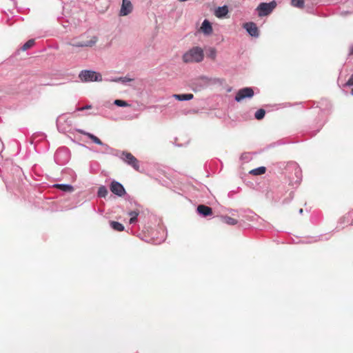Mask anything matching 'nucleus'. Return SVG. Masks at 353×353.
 Instances as JSON below:
<instances>
[{
	"mask_svg": "<svg viewBox=\"0 0 353 353\" xmlns=\"http://www.w3.org/2000/svg\"><path fill=\"white\" fill-rule=\"evenodd\" d=\"M266 168L264 166H261L257 168L252 170L250 173L253 175H261L265 172Z\"/></svg>",
	"mask_w": 353,
	"mask_h": 353,
	"instance_id": "obj_22",
	"label": "nucleus"
},
{
	"mask_svg": "<svg viewBox=\"0 0 353 353\" xmlns=\"http://www.w3.org/2000/svg\"><path fill=\"white\" fill-rule=\"evenodd\" d=\"M350 12H352V11L347 10V11H345L344 14H348V13H350Z\"/></svg>",
	"mask_w": 353,
	"mask_h": 353,
	"instance_id": "obj_32",
	"label": "nucleus"
},
{
	"mask_svg": "<svg viewBox=\"0 0 353 353\" xmlns=\"http://www.w3.org/2000/svg\"><path fill=\"white\" fill-rule=\"evenodd\" d=\"M348 4H353V2L352 1H350V2H348Z\"/></svg>",
	"mask_w": 353,
	"mask_h": 353,
	"instance_id": "obj_36",
	"label": "nucleus"
},
{
	"mask_svg": "<svg viewBox=\"0 0 353 353\" xmlns=\"http://www.w3.org/2000/svg\"><path fill=\"white\" fill-rule=\"evenodd\" d=\"M34 44V39H30L27 42H26L21 47V50L23 51H26L28 49L32 48Z\"/></svg>",
	"mask_w": 353,
	"mask_h": 353,
	"instance_id": "obj_26",
	"label": "nucleus"
},
{
	"mask_svg": "<svg viewBox=\"0 0 353 353\" xmlns=\"http://www.w3.org/2000/svg\"><path fill=\"white\" fill-rule=\"evenodd\" d=\"M123 162L132 167L135 170H139V162L130 152L122 151L117 154Z\"/></svg>",
	"mask_w": 353,
	"mask_h": 353,
	"instance_id": "obj_3",
	"label": "nucleus"
},
{
	"mask_svg": "<svg viewBox=\"0 0 353 353\" xmlns=\"http://www.w3.org/2000/svg\"><path fill=\"white\" fill-rule=\"evenodd\" d=\"M204 52L201 48L196 46L190 48L183 55L185 63H200L203 60Z\"/></svg>",
	"mask_w": 353,
	"mask_h": 353,
	"instance_id": "obj_1",
	"label": "nucleus"
},
{
	"mask_svg": "<svg viewBox=\"0 0 353 353\" xmlns=\"http://www.w3.org/2000/svg\"><path fill=\"white\" fill-rule=\"evenodd\" d=\"M128 214L130 216L129 223L134 224L137 221V217L139 214V210H132L128 212Z\"/></svg>",
	"mask_w": 353,
	"mask_h": 353,
	"instance_id": "obj_18",
	"label": "nucleus"
},
{
	"mask_svg": "<svg viewBox=\"0 0 353 353\" xmlns=\"http://www.w3.org/2000/svg\"><path fill=\"white\" fill-rule=\"evenodd\" d=\"M173 97L179 101H184L192 99L194 98V95L192 94H174Z\"/></svg>",
	"mask_w": 353,
	"mask_h": 353,
	"instance_id": "obj_15",
	"label": "nucleus"
},
{
	"mask_svg": "<svg viewBox=\"0 0 353 353\" xmlns=\"http://www.w3.org/2000/svg\"><path fill=\"white\" fill-rule=\"evenodd\" d=\"M113 103L119 107H127L130 105L126 101L120 99L114 100Z\"/></svg>",
	"mask_w": 353,
	"mask_h": 353,
	"instance_id": "obj_27",
	"label": "nucleus"
},
{
	"mask_svg": "<svg viewBox=\"0 0 353 353\" xmlns=\"http://www.w3.org/2000/svg\"><path fill=\"white\" fill-rule=\"evenodd\" d=\"M132 4L129 0H123L121 8L120 10V15H128L129 13L132 12Z\"/></svg>",
	"mask_w": 353,
	"mask_h": 353,
	"instance_id": "obj_10",
	"label": "nucleus"
},
{
	"mask_svg": "<svg viewBox=\"0 0 353 353\" xmlns=\"http://www.w3.org/2000/svg\"><path fill=\"white\" fill-rule=\"evenodd\" d=\"M134 79L132 78H130L128 77H116L114 79H111L109 81L112 82H120L123 84H126L129 82L132 81Z\"/></svg>",
	"mask_w": 353,
	"mask_h": 353,
	"instance_id": "obj_16",
	"label": "nucleus"
},
{
	"mask_svg": "<svg viewBox=\"0 0 353 353\" xmlns=\"http://www.w3.org/2000/svg\"><path fill=\"white\" fill-rule=\"evenodd\" d=\"M196 211L200 215L203 216V217H206L208 216H210L212 214V208L205 205H198Z\"/></svg>",
	"mask_w": 353,
	"mask_h": 353,
	"instance_id": "obj_11",
	"label": "nucleus"
},
{
	"mask_svg": "<svg viewBox=\"0 0 353 353\" xmlns=\"http://www.w3.org/2000/svg\"><path fill=\"white\" fill-rule=\"evenodd\" d=\"M291 5L293 7L302 9L305 6V0H291Z\"/></svg>",
	"mask_w": 353,
	"mask_h": 353,
	"instance_id": "obj_23",
	"label": "nucleus"
},
{
	"mask_svg": "<svg viewBox=\"0 0 353 353\" xmlns=\"http://www.w3.org/2000/svg\"><path fill=\"white\" fill-rule=\"evenodd\" d=\"M98 39L95 36L91 37L89 40L81 41H77V39H74L72 42H68V44L73 47L83 48V47H92L97 42Z\"/></svg>",
	"mask_w": 353,
	"mask_h": 353,
	"instance_id": "obj_7",
	"label": "nucleus"
},
{
	"mask_svg": "<svg viewBox=\"0 0 353 353\" xmlns=\"http://www.w3.org/2000/svg\"><path fill=\"white\" fill-rule=\"evenodd\" d=\"M108 192L105 186L102 185L99 188L97 195L99 197H105L108 194Z\"/></svg>",
	"mask_w": 353,
	"mask_h": 353,
	"instance_id": "obj_24",
	"label": "nucleus"
},
{
	"mask_svg": "<svg viewBox=\"0 0 353 353\" xmlns=\"http://www.w3.org/2000/svg\"><path fill=\"white\" fill-rule=\"evenodd\" d=\"M265 114V111L264 109H259L254 114V117L257 120H261L263 119Z\"/></svg>",
	"mask_w": 353,
	"mask_h": 353,
	"instance_id": "obj_25",
	"label": "nucleus"
},
{
	"mask_svg": "<svg viewBox=\"0 0 353 353\" xmlns=\"http://www.w3.org/2000/svg\"><path fill=\"white\" fill-rule=\"evenodd\" d=\"M79 77L81 81L83 82H99L103 80L102 76L100 73L88 70H82L79 73Z\"/></svg>",
	"mask_w": 353,
	"mask_h": 353,
	"instance_id": "obj_2",
	"label": "nucleus"
},
{
	"mask_svg": "<svg viewBox=\"0 0 353 353\" xmlns=\"http://www.w3.org/2000/svg\"><path fill=\"white\" fill-rule=\"evenodd\" d=\"M228 12V8L227 6L218 7L214 12L215 15L219 18L225 17Z\"/></svg>",
	"mask_w": 353,
	"mask_h": 353,
	"instance_id": "obj_12",
	"label": "nucleus"
},
{
	"mask_svg": "<svg viewBox=\"0 0 353 353\" xmlns=\"http://www.w3.org/2000/svg\"><path fill=\"white\" fill-rule=\"evenodd\" d=\"M276 5L275 1L269 3H261L256 8V11L259 17L267 16L273 11Z\"/></svg>",
	"mask_w": 353,
	"mask_h": 353,
	"instance_id": "obj_4",
	"label": "nucleus"
},
{
	"mask_svg": "<svg viewBox=\"0 0 353 353\" xmlns=\"http://www.w3.org/2000/svg\"><path fill=\"white\" fill-rule=\"evenodd\" d=\"M1 150H2V148H1V147L0 146V152H1Z\"/></svg>",
	"mask_w": 353,
	"mask_h": 353,
	"instance_id": "obj_38",
	"label": "nucleus"
},
{
	"mask_svg": "<svg viewBox=\"0 0 353 353\" xmlns=\"http://www.w3.org/2000/svg\"><path fill=\"white\" fill-rule=\"evenodd\" d=\"M205 54L208 58L215 60L216 57V50L214 48L209 47L205 49Z\"/></svg>",
	"mask_w": 353,
	"mask_h": 353,
	"instance_id": "obj_17",
	"label": "nucleus"
},
{
	"mask_svg": "<svg viewBox=\"0 0 353 353\" xmlns=\"http://www.w3.org/2000/svg\"><path fill=\"white\" fill-rule=\"evenodd\" d=\"M353 85V74L350 76L348 81L345 83L344 86H352Z\"/></svg>",
	"mask_w": 353,
	"mask_h": 353,
	"instance_id": "obj_29",
	"label": "nucleus"
},
{
	"mask_svg": "<svg viewBox=\"0 0 353 353\" xmlns=\"http://www.w3.org/2000/svg\"><path fill=\"white\" fill-rule=\"evenodd\" d=\"M110 191L118 196H123L125 194V190L123 185L116 181L111 182L110 185Z\"/></svg>",
	"mask_w": 353,
	"mask_h": 353,
	"instance_id": "obj_8",
	"label": "nucleus"
},
{
	"mask_svg": "<svg viewBox=\"0 0 353 353\" xmlns=\"http://www.w3.org/2000/svg\"><path fill=\"white\" fill-rule=\"evenodd\" d=\"M254 94V90L250 87H245L243 88L240 89L236 94V96L234 97V100L236 102H241L245 99H250L252 98Z\"/></svg>",
	"mask_w": 353,
	"mask_h": 353,
	"instance_id": "obj_6",
	"label": "nucleus"
},
{
	"mask_svg": "<svg viewBox=\"0 0 353 353\" xmlns=\"http://www.w3.org/2000/svg\"><path fill=\"white\" fill-rule=\"evenodd\" d=\"M84 37H85V35H81V36L80 37V38H81V39H83V38H84Z\"/></svg>",
	"mask_w": 353,
	"mask_h": 353,
	"instance_id": "obj_35",
	"label": "nucleus"
},
{
	"mask_svg": "<svg viewBox=\"0 0 353 353\" xmlns=\"http://www.w3.org/2000/svg\"><path fill=\"white\" fill-rule=\"evenodd\" d=\"M243 27L251 37H259V31L256 23H243Z\"/></svg>",
	"mask_w": 353,
	"mask_h": 353,
	"instance_id": "obj_9",
	"label": "nucleus"
},
{
	"mask_svg": "<svg viewBox=\"0 0 353 353\" xmlns=\"http://www.w3.org/2000/svg\"><path fill=\"white\" fill-rule=\"evenodd\" d=\"M91 108H92V105H86L85 106H83V107L77 108V111H83V110H89V109H91Z\"/></svg>",
	"mask_w": 353,
	"mask_h": 353,
	"instance_id": "obj_30",
	"label": "nucleus"
},
{
	"mask_svg": "<svg viewBox=\"0 0 353 353\" xmlns=\"http://www.w3.org/2000/svg\"><path fill=\"white\" fill-rule=\"evenodd\" d=\"M79 132L82 134H84L85 136H87L89 139H90L94 143L97 144V145H103V142L97 137H96L95 135L90 133V132H86L82 130H79Z\"/></svg>",
	"mask_w": 353,
	"mask_h": 353,
	"instance_id": "obj_13",
	"label": "nucleus"
},
{
	"mask_svg": "<svg viewBox=\"0 0 353 353\" xmlns=\"http://www.w3.org/2000/svg\"><path fill=\"white\" fill-rule=\"evenodd\" d=\"M110 225L111 228L116 231L121 232L124 230V226L119 222L111 221Z\"/></svg>",
	"mask_w": 353,
	"mask_h": 353,
	"instance_id": "obj_20",
	"label": "nucleus"
},
{
	"mask_svg": "<svg viewBox=\"0 0 353 353\" xmlns=\"http://www.w3.org/2000/svg\"><path fill=\"white\" fill-rule=\"evenodd\" d=\"M104 148V152L103 153H107V154H111L112 151L114 150L113 148L110 147L106 143H103V145H101Z\"/></svg>",
	"mask_w": 353,
	"mask_h": 353,
	"instance_id": "obj_28",
	"label": "nucleus"
},
{
	"mask_svg": "<svg viewBox=\"0 0 353 353\" xmlns=\"http://www.w3.org/2000/svg\"><path fill=\"white\" fill-rule=\"evenodd\" d=\"M353 54V45L350 46L349 48V55Z\"/></svg>",
	"mask_w": 353,
	"mask_h": 353,
	"instance_id": "obj_31",
	"label": "nucleus"
},
{
	"mask_svg": "<svg viewBox=\"0 0 353 353\" xmlns=\"http://www.w3.org/2000/svg\"><path fill=\"white\" fill-rule=\"evenodd\" d=\"M351 94L353 95V89L351 91Z\"/></svg>",
	"mask_w": 353,
	"mask_h": 353,
	"instance_id": "obj_37",
	"label": "nucleus"
},
{
	"mask_svg": "<svg viewBox=\"0 0 353 353\" xmlns=\"http://www.w3.org/2000/svg\"><path fill=\"white\" fill-rule=\"evenodd\" d=\"M203 22H205V23H207V22H209V21L208 19H204Z\"/></svg>",
	"mask_w": 353,
	"mask_h": 353,
	"instance_id": "obj_33",
	"label": "nucleus"
},
{
	"mask_svg": "<svg viewBox=\"0 0 353 353\" xmlns=\"http://www.w3.org/2000/svg\"><path fill=\"white\" fill-rule=\"evenodd\" d=\"M299 213H300V214H302V213H303V209H300V210H299Z\"/></svg>",
	"mask_w": 353,
	"mask_h": 353,
	"instance_id": "obj_34",
	"label": "nucleus"
},
{
	"mask_svg": "<svg viewBox=\"0 0 353 353\" xmlns=\"http://www.w3.org/2000/svg\"><path fill=\"white\" fill-rule=\"evenodd\" d=\"M70 152L67 148H59L54 154V161L59 165H64L70 160Z\"/></svg>",
	"mask_w": 353,
	"mask_h": 353,
	"instance_id": "obj_5",
	"label": "nucleus"
},
{
	"mask_svg": "<svg viewBox=\"0 0 353 353\" xmlns=\"http://www.w3.org/2000/svg\"><path fill=\"white\" fill-rule=\"evenodd\" d=\"M54 186L56 187L57 188L61 190V191L65 192H71L74 190L73 186L70 184H63V183L59 184L58 183V184H55Z\"/></svg>",
	"mask_w": 353,
	"mask_h": 353,
	"instance_id": "obj_14",
	"label": "nucleus"
},
{
	"mask_svg": "<svg viewBox=\"0 0 353 353\" xmlns=\"http://www.w3.org/2000/svg\"><path fill=\"white\" fill-rule=\"evenodd\" d=\"M221 219L222 222H223L228 225H234L237 224V223H238L237 220H236L233 218H231L228 216H221Z\"/></svg>",
	"mask_w": 353,
	"mask_h": 353,
	"instance_id": "obj_19",
	"label": "nucleus"
},
{
	"mask_svg": "<svg viewBox=\"0 0 353 353\" xmlns=\"http://www.w3.org/2000/svg\"><path fill=\"white\" fill-rule=\"evenodd\" d=\"M212 23H202L201 30L206 35H209L212 32Z\"/></svg>",
	"mask_w": 353,
	"mask_h": 353,
	"instance_id": "obj_21",
	"label": "nucleus"
}]
</instances>
